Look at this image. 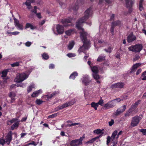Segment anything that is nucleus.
<instances>
[{
	"instance_id": "obj_1",
	"label": "nucleus",
	"mask_w": 146,
	"mask_h": 146,
	"mask_svg": "<svg viewBox=\"0 0 146 146\" xmlns=\"http://www.w3.org/2000/svg\"><path fill=\"white\" fill-rule=\"evenodd\" d=\"M92 14V10L91 7L87 9L84 13V16L79 19L76 23V26L77 28L80 30V37L84 43L82 46L79 48L78 52L79 53L83 52L86 50L88 49L90 47V44L89 41L87 39L88 34L84 31V29L82 28L83 23L86 21L90 17Z\"/></svg>"
},
{
	"instance_id": "obj_2",
	"label": "nucleus",
	"mask_w": 146,
	"mask_h": 146,
	"mask_svg": "<svg viewBox=\"0 0 146 146\" xmlns=\"http://www.w3.org/2000/svg\"><path fill=\"white\" fill-rule=\"evenodd\" d=\"M30 70L21 73H18L17 74L16 77L14 80L15 82L17 83H20L27 79L32 70L31 67L29 68Z\"/></svg>"
},
{
	"instance_id": "obj_3",
	"label": "nucleus",
	"mask_w": 146,
	"mask_h": 146,
	"mask_svg": "<svg viewBox=\"0 0 146 146\" xmlns=\"http://www.w3.org/2000/svg\"><path fill=\"white\" fill-rule=\"evenodd\" d=\"M94 46L96 48H98V46L104 47L107 45L108 44L106 42L104 41L102 39L98 38H97V37H95L94 40Z\"/></svg>"
},
{
	"instance_id": "obj_4",
	"label": "nucleus",
	"mask_w": 146,
	"mask_h": 146,
	"mask_svg": "<svg viewBox=\"0 0 146 146\" xmlns=\"http://www.w3.org/2000/svg\"><path fill=\"white\" fill-rule=\"evenodd\" d=\"M87 63L91 67L92 71L93 72L92 75L94 79L96 80L100 79L101 77L98 74L99 70L98 68L96 66H94L93 67H91L90 65L91 62L90 61H88Z\"/></svg>"
},
{
	"instance_id": "obj_5",
	"label": "nucleus",
	"mask_w": 146,
	"mask_h": 146,
	"mask_svg": "<svg viewBox=\"0 0 146 146\" xmlns=\"http://www.w3.org/2000/svg\"><path fill=\"white\" fill-rule=\"evenodd\" d=\"M143 46L142 44H138L134 45L131 46L128 48L129 51L135 52H139L143 49Z\"/></svg>"
},
{
	"instance_id": "obj_6",
	"label": "nucleus",
	"mask_w": 146,
	"mask_h": 146,
	"mask_svg": "<svg viewBox=\"0 0 146 146\" xmlns=\"http://www.w3.org/2000/svg\"><path fill=\"white\" fill-rule=\"evenodd\" d=\"M12 131H10L6 136L5 140L4 139H0V144L3 145L5 144H7L8 145L12 140Z\"/></svg>"
},
{
	"instance_id": "obj_7",
	"label": "nucleus",
	"mask_w": 146,
	"mask_h": 146,
	"mask_svg": "<svg viewBox=\"0 0 146 146\" xmlns=\"http://www.w3.org/2000/svg\"><path fill=\"white\" fill-rule=\"evenodd\" d=\"M140 120V117L138 116H136L133 117L131 123V126L132 127H133L137 126L139 123Z\"/></svg>"
},
{
	"instance_id": "obj_8",
	"label": "nucleus",
	"mask_w": 146,
	"mask_h": 146,
	"mask_svg": "<svg viewBox=\"0 0 146 146\" xmlns=\"http://www.w3.org/2000/svg\"><path fill=\"white\" fill-rule=\"evenodd\" d=\"M84 138L85 137L84 136L81 137L79 139L72 140L70 142V144L71 146H77L82 143V141Z\"/></svg>"
},
{
	"instance_id": "obj_9",
	"label": "nucleus",
	"mask_w": 146,
	"mask_h": 146,
	"mask_svg": "<svg viewBox=\"0 0 146 146\" xmlns=\"http://www.w3.org/2000/svg\"><path fill=\"white\" fill-rule=\"evenodd\" d=\"M83 84L85 86L88 85L90 82L89 76L87 75H84L81 78Z\"/></svg>"
},
{
	"instance_id": "obj_10",
	"label": "nucleus",
	"mask_w": 146,
	"mask_h": 146,
	"mask_svg": "<svg viewBox=\"0 0 146 146\" xmlns=\"http://www.w3.org/2000/svg\"><path fill=\"white\" fill-rule=\"evenodd\" d=\"M126 2V6L127 8H129L130 12L132 11L131 8L134 3V0H125Z\"/></svg>"
},
{
	"instance_id": "obj_11",
	"label": "nucleus",
	"mask_w": 146,
	"mask_h": 146,
	"mask_svg": "<svg viewBox=\"0 0 146 146\" xmlns=\"http://www.w3.org/2000/svg\"><path fill=\"white\" fill-rule=\"evenodd\" d=\"M125 85V84L122 82H119L112 84L111 88H123Z\"/></svg>"
},
{
	"instance_id": "obj_12",
	"label": "nucleus",
	"mask_w": 146,
	"mask_h": 146,
	"mask_svg": "<svg viewBox=\"0 0 146 146\" xmlns=\"http://www.w3.org/2000/svg\"><path fill=\"white\" fill-rule=\"evenodd\" d=\"M14 23L15 26L19 30H22L23 29V25L19 23V21L16 18H14Z\"/></svg>"
},
{
	"instance_id": "obj_13",
	"label": "nucleus",
	"mask_w": 146,
	"mask_h": 146,
	"mask_svg": "<svg viewBox=\"0 0 146 146\" xmlns=\"http://www.w3.org/2000/svg\"><path fill=\"white\" fill-rule=\"evenodd\" d=\"M115 101L113 100L109 102L104 105V107L108 109L113 107L115 105Z\"/></svg>"
},
{
	"instance_id": "obj_14",
	"label": "nucleus",
	"mask_w": 146,
	"mask_h": 146,
	"mask_svg": "<svg viewBox=\"0 0 146 146\" xmlns=\"http://www.w3.org/2000/svg\"><path fill=\"white\" fill-rule=\"evenodd\" d=\"M59 93L58 92H54L52 94L43 96L42 98H44L46 100H48L51 99L53 97L56 96L59 94Z\"/></svg>"
},
{
	"instance_id": "obj_15",
	"label": "nucleus",
	"mask_w": 146,
	"mask_h": 146,
	"mask_svg": "<svg viewBox=\"0 0 146 146\" xmlns=\"http://www.w3.org/2000/svg\"><path fill=\"white\" fill-rule=\"evenodd\" d=\"M56 29L57 33V34H56V35H58V34L60 35L62 34H63L64 32L63 27L60 25H56Z\"/></svg>"
},
{
	"instance_id": "obj_16",
	"label": "nucleus",
	"mask_w": 146,
	"mask_h": 146,
	"mask_svg": "<svg viewBox=\"0 0 146 146\" xmlns=\"http://www.w3.org/2000/svg\"><path fill=\"white\" fill-rule=\"evenodd\" d=\"M106 144L108 145L110 143L111 141L113 143H115L116 142H117V139L115 138L109 136H107V137Z\"/></svg>"
},
{
	"instance_id": "obj_17",
	"label": "nucleus",
	"mask_w": 146,
	"mask_h": 146,
	"mask_svg": "<svg viewBox=\"0 0 146 146\" xmlns=\"http://www.w3.org/2000/svg\"><path fill=\"white\" fill-rule=\"evenodd\" d=\"M136 39V36L133 35V33H131L127 36V40L128 43H131Z\"/></svg>"
},
{
	"instance_id": "obj_18",
	"label": "nucleus",
	"mask_w": 146,
	"mask_h": 146,
	"mask_svg": "<svg viewBox=\"0 0 146 146\" xmlns=\"http://www.w3.org/2000/svg\"><path fill=\"white\" fill-rule=\"evenodd\" d=\"M120 21H119L112 23L111 24V28L110 31L112 34H113V33L114 27L116 26L119 25L120 24Z\"/></svg>"
},
{
	"instance_id": "obj_19",
	"label": "nucleus",
	"mask_w": 146,
	"mask_h": 146,
	"mask_svg": "<svg viewBox=\"0 0 146 146\" xmlns=\"http://www.w3.org/2000/svg\"><path fill=\"white\" fill-rule=\"evenodd\" d=\"M126 108V106L124 105L121 107L120 108L117 109L115 112V115H117L123 112Z\"/></svg>"
},
{
	"instance_id": "obj_20",
	"label": "nucleus",
	"mask_w": 146,
	"mask_h": 146,
	"mask_svg": "<svg viewBox=\"0 0 146 146\" xmlns=\"http://www.w3.org/2000/svg\"><path fill=\"white\" fill-rule=\"evenodd\" d=\"M35 2V0H27L24 4L27 6L28 9H30L31 8V3H34Z\"/></svg>"
},
{
	"instance_id": "obj_21",
	"label": "nucleus",
	"mask_w": 146,
	"mask_h": 146,
	"mask_svg": "<svg viewBox=\"0 0 146 146\" xmlns=\"http://www.w3.org/2000/svg\"><path fill=\"white\" fill-rule=\"evenodd\" d=\"M141 64L140 63H137L135 64H134L131 68L130 72V73H132L134 72L137 68L140 66Z\"/></svg>"
},
{
	"instance_id": "obj_22",
	"label": "nucleus",
	"mask_w": 146,
	"mask_h": 146,
	"mask_svg": "<svg viewBox=\"0 0 146 146\" xmlns=\"http://www.w3.org/2000/svg\"><path fill=\"white\" fill-rule=\"evenodd\" d=\"M80 1V0H78L75 3L72 5L71 8L72 10L73 11H77L78 9V5L80 4L79 2Z\"/></svg>"
},
{
	"instance_id": "obj_23",
	"label": "nucleus",
	"mask_w": 146,
	"mask_h": 146,
	"mask_svg": "<svg viewBox=\"0 0 146 146\" xmlns=\"http://www.w3.org/2000/svg\"><path fill=\"white\" fill-rule=\"evenodd\" d=\"M42 90L41 89L35 91L33 92L31 96L33 98L36 97L38 96L40 94H41L42 93Z\"/></svg>"
},
{
	"instance_id": "obj_24",
	"label": "nucleus",
	"mask_w": 146,
	"mask_h": 146,
	"mask_svg": "<svg viewBox=\"0 0 146 146\" xmlns=\"http://www.w3.org/2000/svg\"><path fill=\"white\" fill-rule=\"evenodd\" d=\"M38 8L36 6H34V9L32 11L36 14V16L38 18L40 19L42 17L41 13H37L36 10Z\"/></svg>"
},
{
	"instance_id": "obj_25",
	"label": "nucleus",
	"mask_w": 146,
	"mask_h": 146,
	"mask_svg": "<svg viewBox=\"0 0 146 146\" xmlns=\"http://www.w3.org/2000/svg\"><path fill=\"white\" fill-rule=\"evenodd\" d=\"M16 96V94L14 92H11L9 93V96L11 99V102L12 103L15 101V97Z\"/></svg>"
},
{
	"instance_id": "obj_26",
	"label": "nucleus",
	"mask_w": 146,
	"mask_h": 146,
	"mask_svg": "<svg viewBox=\"0 0 146 146\" xmlns=\"http://www.w3.org/2000/svg\"><path fill=\"white\" fill-rule=\"evenodd\" d=\"M70 104H69V102H68L61 106H59L58 107V108L59 110H61L65 108L70 106Z\"/></svg>"
},
{
	"instance_id": "obj_27",
	"label": "nucleus",
	"mask_w": 146,
	"mask_h": 146,
	"mask_svg": "<svg viewBox=\"0 0 146 146\" xmlns=\"http://www.w3.org/2000/svg\"><path fill=\"white\" fill-rule=\"evenodd\" d=\"M35 87V84L33 83H31L27 88V91L28 93L30 92Z\"/></svg>"
},
{
	"instance_id": "obj_28",
	"label": "nucleus",
	"mask_w": 146,
	"mask_h": 146,
	"mask_svg": "<svg viewBox=\"0 0 146 146\" xmlns=\"http://www.w3.org/2000/svg\"><path fill=\"white\" fill-rule=\"evenodd\" d=\"M75 43L73 40L69 42V44L68 46V48L69 50H71L73 48Z\"/></svg>"
},
{
	"instance_id": "obj_29",
	"label": "nucleus",
	"mask_w": 146,
	"mask_h": 146,
	"mask_svg": "<svg viewBox=\"0 0 146 146\" xmlns=\"http://www.w3.org/2000/svg\"><path fill=\"white\" fill-rule=\"evenodd\" d=\"M30 28L32 30H33L36 28L35 26H33L31 24L28 23H27L25 27V29Z\"/></svg>"
},
{
	"instance_id": "obj_30",
	"label": "nucleus",
	"mask_w": 146,
	"mask_h": 146,
	"mask_svg": "<svg viewBox=\"0 0 146 146\" xmlns=\"http://www.w3.org/2000/svg\"><path fill=\"white\" fill-rule=\"evenodd\" d=\"M19 121H17L11 126V128L12 130H14L15 128H17L18 127L19 123Z\"/></svg>"
},
{
	"instance_id": "obj_31",
	"label": "nucleus",
	"mask_w": 146,
	"mask_h": 146,
	"mask_svg": "<svg viewBox=\"0 0 146 146\" xmlns=\"http://www.w3.org/2000/svg\"><path fill=\"white\" fill-rule=\"evenodd\" d=\"M105 55L104 54L100 55L98 57L97 61L99 62H102L105 59Z\"/></svg>"
},
{
	"instance_id": "obj_32",
	"label": "nucleus",
	"mask_w": 146,
	"mask_h": 146,
	"mask_svg": "<svg viewBox=\"0 0 146 146\" xmlns=\"http://www.w3.org/2000/svg\"><path fill=\"white\" fill-rule=\"evenodd\" d=\"M72 21V20L70 18H68L67 19H63L61 21V22L63 24H65L70 23Z\"/></svg>"
},
{
	"instance_id": "obj_33",
	"label": "nucleus",
	"mask_w": 146,
	"mask_h": 146,
	"mask_svg": "<svg viewBox=\"0 0 146 146\" xmlns=\"http://www.w3.org/2000/svg\"><path fill=\"white\" fill-rule=\"evenodd\" d=\"M19 32L18 31H15L13 32H10L9 31H7V33L9 35V36H11L12 35H19Z\"/></svg>"
},
{
	"instance_id": "obj_34",
	"label": "nucleus",
	"mask_w": 146,
	"mask_h": 146,
	"mask_svg": "<svg viewBox=\"0 0 146 146\" xmlns=\"http://www.w3.org/2000/svg\"><path fill=\"white\" fill-rule=\"evenodd\" d=\"M74 33V31L73 29H70L66 31L65 32L66 34L68 36H70L73 34Z\"/></svg>"
},
{
	"instance_id": "obj_35",
	"label": "nucleus",
	"mask_w": 146,
	"mask_h": 146,
	"mask_svg": "<svg viewBox=\"0 0 146 146\" xmlns=\"http://www.w3.org/2000/svg\"><path fill=\"white\" fill-rule=\"evenodd\" d=\"M78 74L76 72H74L72 73L70 76L69 78L70 79H74L75 77L77 76Z\"/></svg>"
},
{
	"instance_id": "obj_36",
	"label": "nucleus",
	"mask_w": 146,
	"mask_h": 146,
	"mask_svg": "<svg viewBox=\"0 0 146 146\" xmlns=\"http://www.w3.org/2000/svg\"><path fill=\"white\" fill-rule=\"evenodd\" d=\"M117 130H115L112 133L111 137H113L118 139V137L117 135Z\"/></svg>"
},
{
	"instance_id": "obj_37",
	"label": "nucleus",
	"mask_w": 146,
	"mask_h": 146,
	"mask_svg": "<svg viewBox=\"0 0 146 146\" xmlns=\"http://www.w3.org/2000/svg\"><path fill=\"white\" fill-rule=\"evenodd\" d=\"M113 49V47L110 46L107 48L104 49V50L107 53H110L111 52Z\"/></svg>"
},
{
	"instance_id": "obj_38",
	"label": "nucleus",
	"mask_w": 146,
	"mask_h": 146,
	"mask_svg": "<svg viewBox=\"0 0 146 146\" xmlns=\"http://www.w3.org/2000/svg\"><path fill=\"white\" fill-rule=\"evenodd\" d=\"M100 136H98L96 137L92 138L90 140L86 142L87 143H92L94 142L97 139H98L100 137Z\"/></svg>"
},
{
	"instance_id": "obj_39",
	"label": "nucleus",
	"mask_w": 146,
	"mask_h": 146,
	"mask_svg": "<svg viewBox=\"0 0 146 146\" xmlns=\"http://www.w3.org/2000/svg\"><path fill=\"white\" fill-rule=\"evenodd\" d=\"M91 106L92 107L94 108L95 110H97V108L98 107V105L97 103H96L95 102H92L91 104Z\"/></svg>"
},
{
	"instance_id": "obj_40",
	"label": "nucleus",
	"mask_w": 146,
	"mask_h": 146,
	"mask_svg": "<svg viewBox=\"0 0 146 146\" xmlns=\"http://www.w3.org/2000/svg\"><path fill=\"white\" fill-rule=\"evenodd\" d=\"M84 95L86 98H88V97H92L91 94H90L89 91H86L84 92Z\"/></svg>"
},
{
	"instance_id": "obj_41",
	"label": "nucleus",
	"mask_w": 146,
	"mask_h": 146,
	"mask_svg": "<svg viewBox=\"0 0 146 146\" xmlns=\"http://www.w3.org/2000/svg\"><path fill=\"white\" fill-rule=\"evenodd\" d=\"M140 102V100H139L137 102H136L135 104L133 105L132 106L131 108H130L131 110H132V109L137 107L138 104Z\"/></svg>"
},
{
	"instance_id": "obj_42",
	"label": "nucleus",
	"mask_w": 146,
	"mask_h": 146,
	"mask_svg": "<svg viewBox=\"0 0 146 146\" xmlns=\"http://www.w3.org/2000/svg\"><path fill=\"white\" fill-rule=\"evenodd\" d=\"M8 71L7 70H3L2 73L1 77H6Z\"/></svg>"
},
{
	"instance_id": "obj_43",
	"label": "nucleus",
	"mask_w": 146,
	"mask_h": 146,
	"mask_svg": "<svg viewBox=\"0 0 146 146\" xmlns=\"http://www.w3.org/2000/svg\"><path fill=\"white\" fill-rule=\"evenodd\" d=\"M43 58L45 60L48 59L49 58V56L48 54L46 53H43L42 55Z\"/></svg>"
},
{
	"instance_id": "obj_44",
	"label": "nucleus",
	"mask_w": 146,
	"mask_h": 146,
	"mask_svg": "<svg viewBox=\"0 0 146 146\" xmlns=\"http://www.w3.org/2000/svg\"><path fill=\"white\" fill-rule=\"evenodd\" d=\"M44 102V101L41 100L40 99H37L36 100L35 102L38 105H40Z\"/></svg>"
},
{
	"instance_id": "obj_45",
	"label": "nucleus",
	"mask_w": 146,
	"mask_h": 146,
	"mask_svg": "<svg viewBox=\"0 0 146 146\" xmlns=\"http://www.w3.org/2000/svg\"><path fill=\"white\" fill-rule=\"evenodd\" d=\"M102 130H101V129H97L96 130H94V133L98 134L101 133L102 132Z\"/></svg>"
},
{
	"instance_id": "obj_46",
	"label": "nucleus",
	"mask_w": 146,
	"mask_h": 146,
	"mask_svg": "<svg viewBox=\"0 0 146 146\" xmlns=\"http://www.w3.org/2000/svg\"><path fill=\"white\" fill-rule=\"evenodd\" d=\"M19 65V62H17L15 63L11 64V65L12 67H15V66H18Z\"/></svg>"
},
{
	"instance_id": "obj_47",
	"label": "nucleus",
	"mask_w": 146,
	"mask_h": 146,
	"mask_svg": "<svg viewBox=\"0 0 146 146\" xmlns=\"http://www.w3.org/2000/svg\"><path fill=\"white\" fill-rule=\"evenodd\" d=\"M104 103V100L102 99H101L97 103L98 105H100L101 106H103V104Z\"/></svg>"
},
{
	"instance_id": "obj_48",
	"label": "nucleus",
	"mask_w": 146,
	"mask_h": 146,
	"mask_svg": "<svg viewBox=\"0 0 146 146\" xmlns=\"http://www.w3.org/2000/svg\"><path fill=\"white\" fill-rule=\"evenodd\" d=\"M38 142H34V141H32L31 142L28 143V145H32L36 146L38 144Z\"/></svg>"
},
{
	"instance_id": "obj_49",
	"label": "nucleus",
	"mask_w": 146,
	"mask_h": 146,
	"mask_svg": "<svg viewBox=\"0 0 146 146\" xmlns=\"http://www.w3.org/2000/svg\"><path fill=\"white\" fill-rule=\"evenodd\" d=\"M57 115V113H54V114H53L51 115H49V116H48V118H49V119L52 118H53L54 117H55Z\"/></svg>"
},
{
	"instance_id": "obj_50",
	"label": "nucleus",
	"mask_w": 146,
	"mask_h": 146,
	"mask_svg": "<svg viewBox=\"0 0 146 146\" xmlns=\"http://www.w3.org/2000/svg\"><path fill=\"white\" fill-rule=\"evenodd\" d=\"M76 102V100L75 99H74L72 100L70 102H69L70 104V106L73 105Z\"/></svg>"
},
{
	"instance_id": "obj_51",
	"label": "nucleus",
	"mask_w": 146,
	"mask_h": 146,
	"mask_svg": "<svg viewBox=\"0 0 146 146\" xmlns=\"http://www.w3.org/2000/svg\"><path fill=\"white\" fill-rule=\"evenodd\" d=\"M131 109H130L129 110V111L125 114V117H127V116H129L130 115V113H131Z\"/></svg>"
},
{
	"instance_id": "obj_52",
	"label": "nucleus",
	"mask_w": 146,
	"mask_h": 146,
	"mask_svg": "<svg viewBox=\"0 0 146 146\" xmlns=\"http://www.w3.org/2000/svg\"><path fill=\"white\" fill-rule=\"evenodd\" d=\"M67 56L69 57H74L76 56L75 54L72 53H69L67 54Z\"/></svg>"
},
{
	"instance_id": "obj_53",
	"label": "nucleus",
	"mask_w": 146,
	"mask_h": 146,
	"mask_svg": "<svg viewBox=\"0 0 146 146\" xmlns=\"http://www.w3.org/2000/svg\"><path fill=\"white\" fill-rule=\"evenodd\" d=\"M17 119L13 118L11 120L9 121V122H10L11 123H15L17 121Z\"/></svg>"
},
{
	"instance_id": "obj_54",
	"label": "nucleus",
	"mask_w": 146,
	"mask_h": 146,
	"mask_svg": "<svg viewBox=\"0 0 146 146\" xmlns=\"http://www.w3.org/2000/svg\"><path fill=\"white\" fill-rule=\"evenodd\" d=\"M114 123V120L113 119H111V121L109 122V125L110 126H112Z\"/></svg>"
},
{
	"instance_id": "obj_55",
	"label": "nucleus",
	"mask_w": 146,
	"mask_h": 146,
	"mask_svg": "<svg viewBox=\"0 0 146 146\" xmlns=\"http://www.w3.org/2000/svg\"><path fill=\"white\" fill-rule=\"evenodd\" d=\"M25 86V84L23 83H21L19 84H17V87H24V86Z\"/></svg>"
},
{
	"instance_id": "obj_56",
	"label": "nucleus",
	"mask_w": 146,
	"mask_h": 146,
	"mask_svg": "<svg viewBox=\"0 0 146 146\" xmlns=\"http://www.w3.org/2000/svg\"><path fill=\"white\" fill-rule=\"evenodd\" d=\"M139 131L141 132H142L143 134L145 135L146 134V129H140Z\"/></svg>"
},
{
	"instance_id": "obj_57",
	"label": "nucleus",
	"mask_w": 146,
	"mask_h": 146,
	"mask_svg": "<svg viewBox=\"0 0 146 146\" xmlns=\"http://www.w3.org/2000/svg\"><path fill=\"white\" fill-rule=\"evenodd\" d=\"M31 44L32 43L31 42L28 41L26 42L25 45L27 47H29L30 46Z\"/></svg>"
},
{
	"instance_id": "obj_58",
	"label": "nucleus",
	"mask_w": 146,
	"mask_h": 146,
	"mask_svg": "<svg viewBox=\"0 0 146 146\" xmlns=\"http://www.w3.org/2000/svg\"><path fill=\"white\" fill-rule=\"evenodd\" d=\"M109 63L108 61H106L105 62L104 64V67H107L109 66Z\"/></svg>"
},
{
	"instance_id": "obj_59",
	"label": "nucleus",
	"mask_w": 146,
	"mask_h": 146,
	"mask_svg": "<svg viewBox=\"0 0 146 146\" xmlns=\"http://www.w3.org/2000/svg\"><path fill=\"white\" fill-rule=\"evenodd\" d=\"M142 71V69L141 68L139 69L137 71L136 74L138 75L140 74Z\"/></svg>"
},
{
	"instance_id": "obj_60",
	"label": "nucleus",
	"mask_w": 146,
	"mask_h": 146,
	"mask_svg": "<svg viewBox=\"0 0 146 146\" xmlns=\"http://www.w3.org/2000/svg\"><path fill=\"white\" fill-rule=\"evenodd\" d=\"M54 67V65L53 64H51L49 65V68L50 69H53Z\"/></svg>"
},
{
	"instance_id": "obj_61",
	"label": "nucleus",
	"mask_w": 146,
	"mask_h": 146,
	"mask_svg": "<svg viewBox=\"0 0 146 146\" xmlns=\"http://www.w3.org/2000/svg\"><path fill=\"white\" fill-rule=\"evenodd\" d=\"M127 97H128L127 95H125L123 96V98L122 99L123 100H126L127 99Z\"/></svg>"
},
{
	"instance_id": "obj_62",
	"label": "nucleus",
	"mask_w": 146,
	"mask_h": 146,
	"mask_svg": "<svg viewBox=\"0 0 146 146\" xmlns=\"http://www.w3.org/2000/svg\"><path fill=\"white\" fill-rule=\"evenodd\" d=\"M80 124V123H72L71 125H70V126H75L76 125H78Z\"/></svg>"
},
{
	"instance_id": "obj_63",
	"label": "nucleus",
	"mask_w": 146,
	"mask_h": 146,
	"mask_svg": "<svg viewBox=\"0 0 146 146\" xmlns=\"http://www.w3.org/2000/svg\"><path fill=\"white\" fill-rule=\"evenodd\" d=\"M60 135L62 136H63L65 135V132L63 131H62L60 133Z\"/></svg>"
},
{
	"instance_id": "obj_64",
	"label": "nucleus",
	"mask_w": 146,
	"mask_h": 146,
	"mask_svg": "<svg viewBox=\"0 0 146 146\" xmlns=\"http://www.w3.org/2000/svg\"><path fill=\"white\" fill-rule=\"evenodd\" d=\"M27 119V117H24L21 120V122H23L25 121Z\"/></svg>"
}]
</instances>
